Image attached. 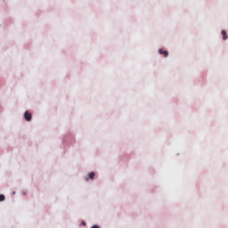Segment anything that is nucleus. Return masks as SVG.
Masks as SVG:
<instances>
[{
    "label": "nucleus",
    "instance_id": "obj_1",
    "mask_svg": "<svg viewBox=\"0 0 228 228\" xmlns=\"http://www.w3.org/2000/svg\"><path fill=\"white\" fill-rule=\"evenodd\" d=\"M24 117L28 122H31V118H33V116L31 115V113H29V111H26L24 114Z\"/></svg>",
    "mask_w": 228,
    "mask_h": 228
},
{
    "label": "nucleus",
    "instance_id": "obj_2",
    "mask_svg": "<svg viewBox=\"0 0 228 228\" xmlns=\"http://www.w3.org/2000/svg\"><path fill=\"white\" fill-rule=\"evenodd\" d=\"M159 54H164V57H165V58H167V57H168V52H167V51H165V50H163V49H159Z\"/></svg>",
    "mask_w": 228,
    "mask_h": 228
},
{
    "label": "nucleus",
    "instance_id": "obj_3",
    "mask_svg": "<svg viewBox=\"0 0 228 228\" xmlns=\"http://www.w3.org/2000/svg\"><path fill=\"white\" fill-rule=\"evenodd\" d=\"M222 35H223V40H227V32L225 30H222Z\"/></svg>",
    "mask_w": 228,
    "mask_h": 228
},
{
    "label": "nucleus",
    "instance_id": "obj_4",
    "mask_svg": "<svg viewBox=\"0 0 228 228\" xmlns=\"http://www.w3.org/2000/svg\"><path fill=\"white\" fill-rule=\"evenodd\" d=\"M94 177H95V173L94 172L89 173V179H94Z\"/></svg>",
    "mask_w": 228,
    "mask_h": 228
},
{
    "label": "nucleus",
    "instance_id": "obj_5",
    "mask_svg": "<svg viewBox=\"0 0 228 228\" xmlns=\"http://www.w3.org/2000/svg\"><path fill=\"white\" fill-rule=\"evenodd\" d=\"M4 199H6V197H4L3 194H0V202H3Z\"/></svg>",
    "mask_w": 228,
    "mask_h": 228
},
{
    "label": "nucleus",
    "instance_id": "obj_6",
    "mask_svg": "<svg viewBox=\"0 0 228 228\" xmlns=\"http://www.w3.org/2000/svg\"><path fill=\"white\" fill-rule=\"evenodd\" d=\"M92 228H101L99 225H93Z\"/></svg>",
    "mask_w": 228,
    "mask_h": 228
}]
</instances>
